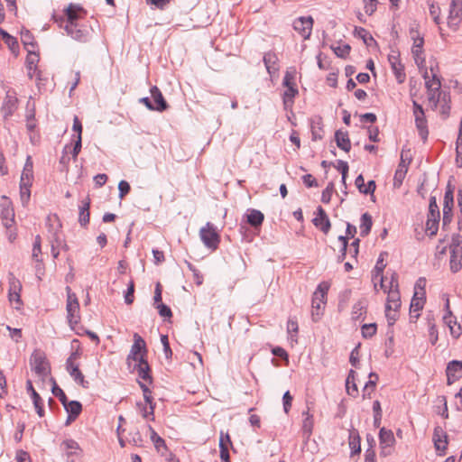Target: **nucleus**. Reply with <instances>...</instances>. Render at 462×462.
Returning <instances> with one entry per match:
<instances>
[{
  "label": "nucleus",
  "instance_id": "1",
  "mask_svg": "<svg viewBox=\"0 0 462 462\" xmlns=\"http://www.w3.org/2000/svg\"><path fill=\"white\" fill-rule=\"evenodd\" d=\"M328 289V283L323 282L318 285L316 291L313 293L311 301V316L313 321L315 322H317L322 315V310L324 309L327 302V293Z\"/></svg>",
  "mask_w": 462,
  "mask_h": 462
},
{
  "label": "nucleus",
  "instance_id": "2",
  "mask_svg": "<svg viewBox=\"0 0 462 462\" xmlns=\"http://www.w3.org/2000/svg\"><path fill=\"white\" fill-rule=\"evenodd\" d=\"M33 181V163L28 156L22 171L20 180V197L23 201H28L31 197V186Z\"/></svg>",
  "mask_w": 462,
  "mask_h": 462
},
{
  "label": "nucleus",
  "instance_id": "3",
  "mask_svg": "<svg viewBox=\"0 0 462 462\" xmlns=\"http://www.w3.org/2000/svg\"><path fill=\"white\" fill-rule=\"evenodd\" d=\"M440 81L435 76V89L439 90L438 98L435 100V108H439L440 117L445 120L449 116L450 114V94L447 89L440 88Z\"/></svg>",
  "mask_w": 462,
  "mask_h": 462
},
{
  "label": "nucleus",
  "instance_id": "4",
  "mask_svg": "<svg viewBox=\"0 0 462 462\" xmlns=\"http://www.w3.org/2000/svg\"><path fill=\"white\" fill-rule=\"evenodd\" d=\"M32 370L42 380L50 374V364L46 359L44 353L40 350H34L30 358Z\"/></svg>",
  "mask_w": 462,
  "mask_h": 462
},
{
  "label": "nucleus",
  "instance_id": "5",
  "mask_svg": "<svg viewBox=\"0 0 462 462\" xmlns=\"http://www.w3.org/2000/svg\"><path fill=\"white\" fill-rule=\"evenodd\" d=\"M146 354L147 348L145 341L139 334L134 333V344L126 358L127 365L130 366L132 361L135 363L141 362L142 359H145Z\"/></svg>",
  "mask_w": 462,
  "mask_h": 462
},
{
  "label": "nucleus",
  "instance_id": "6",
  "mask_svg": "<svg viewBox=\"0 0 462 462\" xmlns=\"http://www.w3.org/2000/svg\"><path fill=\"white\" fill-rule=\"evenodd\" d=\"M199 237L206 247L216 250L220 243V236L213 224L208 222L199 230Z\"/></svg>",
  "mask_w": 462,
  "mask_h": 462
},
{
  "label": "nucleus",
  "instance_id": "7",
  "mask_svg": "<svg viewBox=\"0 0 462 462\" xmlns=\"http://www.w3.org/2000/svg\"><path fill=\"white\" fill-rule=\"evenodd\" d=\"M81 13H83V9L79 5L69 4L65 9L66 18L63 16L53 15V20L60 25V27L64 28V25L77 24V21L81 18Z\"/></svg>",
  "mask_w": 462,
  "mask_h": 462
},
{
  "label": "nucleus",
  "instance_id": "8",
  "mask_svg": "<svg viewBox=\"0 0 462 462\" xmlns=\"http://www.w3.org/2000/svg\"><path fill=\"white\" fill-rule=\"evenodd\" d=\"M421 48H422V42L420 41V42L418 43V45L416 44L415 46L412 47V54H413V57H414V60L417 64V66L419 67L424 79H425V86L426 88H428V98L430 101H431L433 99V94L431 93V86H432V81L433 79H430L429 74H428V71L427 69L424 68V62H425V60L423 58L420 57V53H421Z\"/></svg>",
  "mask_w": 462,
  "mask_h": 462
},
{
  "label": "nucleus",
  "instance_id": "9",
  "mask_svg": "<svg viewBox=\"0 0 462 462\" xmlns=\"http://www.w3.org/2000/svg\"><path fill=\"white\" fill-rule=\"evenodd\" d=\"M54 221L56 223V227H53V225H50L49 228V240L51 246V254L54 259L58 258L60 254V245L62 244V236L60 231V225L59 223L58 218L56 216H53L52 217H49L48 221Z\"/></svg>",
  "mask_w": 462,
  "mask_h": 462
},
{
  "label": "nucleus",
  "instance_id": "10",
  "mask_svg": "<svg viewBox=\"0 0 462 462\" xmlns=\"http://www.w3.org/2000/svg\"><path fill=\"white\" fill-rule=\"evenodd\" d=\"M395 438L391 430L383 427L379 430L380 456L388 457L393 453Z\"/></svg>",
  "mask_w": 462,
  "mask_h": 462
},
{
  "label": "nucleus",
  "instance_id": "11",
  "mask_svg": "<svg viewBox=\"0 0 462 462\" xmlns=\"http://www.w3.org/2000/svg\"><path fill=\"white\" fill-rule=\"evenodd\" d=\"M283 85L286 87V90L283 93V104L287 109L292 106L293 98L298 94V89L293 82V77L289 73H286L283 78Z\"/></svg>",
  "mask_w": 462,
  "mask_h": 462
},
{
  "label": "nucleus",
  "instance_id": "12",
  "mask_svg": "<svg viewBox=\"0 0 462 462\" xmlns=\"http://www.w3.org/2000/svg\"><path fill=\"white\" fill-rule=\"evenodd\" d=\"M449 265L453 273L458 272L462 267V246L459 244H452L448 246Z\"/></svg>",
  "mask_w": 462,
  "mask_h": 462
},
{
  "label": "nucleus",
  "instance_id": "13",
  "mask_svg": "<svg viewBox=\"0 0 462 462\" xmlns=\"http://www.w3.org/2000/svg\"><path fill=\"white\" fill-rule=\"evenodd\" d=\"M313 26V19L311 16L299 17L293 22V29L299 32L304 39H309Z\"/></svg>",
  "mask_w": 462,
  "mask_h": 462
},
{
  "label": "nucleus",
  "instance_id": "14",
  "mask_svg": "<svg viewBox=\"0 0 462 462\" xmlns=\"http://www.w3.org/2000/svg\"><path fill=\"white\" fill-rule=\"evenodd\" d=\"M462 16V3L460 0H453L449 9V14L448 17V26L457 29V25L461 22Z\"/></svg>",
  "mask_w": 462,
  "mask_h": 462
},
{
  "label": "nucleus",
  "instance_id": "15",
  "mask_svg": "<svg viewBox=\"0 0 462 462\" xmlns=\"http://www.w3.org/2000/svg\"><path fill=\"white\" fill-rule=\"evenodd\" d=\"M388 60L391 64V68L396 77V79L399 83H402L405 79V73L404 68L399 60V53L395 51H392V52L388 55Z\"/></svg>",
  "mask_w": 462,
  "mask_h": 462
},
{
  "label": "nucleus",
  "instance_id": "16",
  "mask_svg": "<svg viewBox=\"0 0 462 462\" xmlns=\"http://www.w3.org/2000/svg\"><path fill=\"white\" fill-rule=\"evenodd\" d=\"M0 219L3 225L11 229L14 224V209L13 204H0Z\"/></svg>",
  "mask_w": 462,
  "mask_h": 462
},
{
  "label": "nucleus",
  "instance_id": "17",
  "mask_svg": "<svg viewBox=\"0 0 462 462\" xmlns=\"http://www.w3.org/2000/svg\"><path fill=\"white\" fill-rule=\"evenodd\" d=\"M425 303V291L414 292L411 301L410 314L411 319H418L420 310H422Z\"/></svg>",
  "mask_w": 462,
  "mask_h": 462
},
{
  "label": "nucleus",
  "instance_id": "18",
  "mask_svg": "<svg viewBox=\"0 0 462 462\" xmlns=\"http://www.w3.org/2000/svg\"><path fill=\"white\" fill-rule=\"evenodd\" d=\"M433 217V204H429V218L426 222V229L422 226H417L415 228V237L417 240L420 241L424 239V236L427 235L430 237L433 236V231L431 228L433 226L432 219Z\"/></svg>",
  "mask_w": 462,
  "mask_h": 462
},
{
  "label": "nucleus",
  "instance_id": "19",
  "mask_svg": "<svg viewBox=\"0 0 462 462\" xmlns=\"http://www.w3.org/2000/svg\"><path fill=\"white\" fill-rule=\"evenodd\" d=\"M64 30L68 35L76 41L85 42L88 41V32L86 28L79 27V24L64 25Z\"/></svg>",
  "mask_w": 462,
  "mask_h": 462
},
{
  "label": "nucleus",
  "instance_id": "20",
  "mask_svg": "<svg viewBox=\"0 0 462 462\" xmlns=\"http://www.w3.org/2000/svg\"><path fill=\"white\" fill-rule=\"evenodd\" d=\"M313 224L316 227L320 229L324 234H328L330 229V221L326 214L325 210L321 208H318V213L313 218Z\"/></svg>",
  "mask_w": 462,
  "mask_h": 462
},
{
  "label": "nucleus",
  "instance_id": "21",
  "mask_svg": "<svg viewBox=\"0 0 462 462\" xmlns=\"http://www.w3.org/2000/svg\"><path fill=\"white\" fill-rule=\"evenodd\" d=\"M446 372L448 383L451 384L453 382L462 376V361L453 360L449 362Z\"/></svg>",
  "mask_w": 462,
  "mask_h": 462
},
{
  "label": "nucleus",
  "instance_id": "22",
  "mask_svg": "<svg viewBox=\"0 0 462 462\" xmlns=\"http://www.w3.org/2000/svg\"><path fill=\"white\" fill-rule=\"evenodd\" d=\"M445 308H446L447 313L443 317V320L447 324V326L449 328L451 335L455 337H457L461 334V331H460L461 329H460V326H457V328H455V326L457 325V322L455 320H453V316L449 310L448 298H446Z\"/></svg>",
  "mask_w": 462,
  "mask_h": 462
},
{
  "label": "nucleus",
  "instance_id": "23",
  "mask_svg": "<svg viewBox=\"0 0 462 462\" xmlns=\"http://www.w3.org/2000/svg\"><path fill=\"white\" fill-rule=\"evenodd\" d=\"M387 253L386 252H382L377 259V262H376V264L374 266V269L373 271L374 273V276L375 278L377 277H380V281H381V288L384 290V291H386V289H387V286L384 284V279H383V272L386 266V264L384 263V258L385 256H387Z\"/></svg>",
  "mask_w": 462,
  "mask_h": 462
},
{
  "label": "nucleus",
  "instance_id": "24",
  "mask_svg": "<svg viewBox=\"0 0 462 462\" xmlns=\"http://www.w3.org/2000/svg\"><path fill=\"white\" fill-rule=\"evenodd\" d=\"M367 311V300L361 299L352 307L351 318L353 320L364 319Z\"/></svg>",
  "mask_w": 462,
  "mask_h": 462
},
{
  "label": "nucleus",
  "instance_id": "25",
  "mask_svg": "<svg viewBox=\"0 0 462 462\" xmlns=\"http://www.w3.org/2000/svg\"><path fill=\"white\" fill-rule=\"evenodd\" d=\"M151 96L155 103L156 106V111L162 112L168 108V104L165 101L161 90L156 87L153 86L151 88Z\"/></svg>",
  "mask_w": 462,
  "mask_h": 462
},
{
  "label": "nucleus",
  "instance_id": "26",
  "mask_svg": "<svg viewBox=\"0 0 462 462\" xmlns=\"http://www.w3.org/2000/svg\"><path fill=\"white\" fill-rule=\"evenodd\" d=\"M134 370H136L138 375L143 380L152 383V376L150 374V365L146 359H142L141 362L135 363L134 365Z\"/></svg>",
  "mask_w": 462,
  "mask_h": 462
},
{
  "label": "nucleus",
  "instance_id": "27",
  "mask_svg": "<svg viewBox=\"0 0 462 462\" xmlns=\"http://www.w3.org/2000/svg\"><path fill=\"white\" fill-rule=\"evenodd\" d=\"M312 140H321L323 138L324 130L322 118L320 116H315L310 122Z\"/></svg>",
  "mask_w": 462,
  "mask_h": 462
},
{
  "label": "nucleus",
  "instance_id": "28",
  "mask_svg": "<svg viewBox=\"0 0 462 462\" xmlns=\"http://www.w3.org/2000/svg\"><path fill=\"white\" fill-rule=\"evenodd\" d=\"M9 283V300L11 302L15 301L16 303L21 305L20 291L22 289V285L20 282L13 276L12 278H10Z\"/></svg>",
  "mask_w": 462,
  "mask_h": 462
},
{
  "label": "nucleus",
  "instance_id": "29",
  "mask_svg": "<svg viewBox=\"0 0 462 462\" xmlns=\"http://www.w3.org/2000/svg\"><path fill=\"white\" fill-rule=\"evenodd\" d=\"M246 221L249 225L254 227H257L262 225L264 216L257 209H248L245 213Z\"/></svg>",
  "mask_w": 462,
  "mask_h": 462
},
{
  "label": "nucleus",
  "instance_id": "30",
  "mask_svg": "<svg viewBox=\"0 0 462 462\" xmlns=\"http://www.w3.org/2000/svg\"><path fill=\"white\" fill-rule=\"evenodd\" d=\"M277 61L278 58L274 52L269 51L264 54L263 62L270 75H273L278 71L279 68L277 65Z\"/></svg>",
  "mask_w": 462,
  "mask_h": 462
},
{
  "label": "nucleus",
  "instance_id": "31",
  "mask_svg": "<svg viewBox=\"0 0 462 462\" xmlns=\"http://www.w3.org/2000/svg\"><path fill=\"white\" fill-rule=\"evenodd\" d=\"M336 143L338 148L345 152H349L351 149V143L347 132L337 130L335 134Z\"/></svg>",
  "mask_w": 462,
  "mask_h": 462
},
{
  "label": "nucleus",
  "instance_id": "32",
  "mask_svg": "<svg viewBox=\"0 0 462 462\" xmlns=\"http://www.w3.org/2000/svg\"><path fill=\"white\" fill-rule=\"evenodd\" d=\"M139 385L143 393V398L146 404L149 405V413L152 415V420H154V409L155 403L153 402V398L152 396V392L147 387V385L142 382H139Z\"/></svg>",
  "mask_w": 462,
  "mask_h": 462
},
{
  "label": "nucleus",
  "instance_id": "33",
  "mask_svg": "<svg viewBox=\"0 0 462 462\" xmlns=\"http://www.w3.org/2000/svg\"><path fill=\"white\" fill-rule=\"evenodd\" d=\"M400 306L401 300L398 290H388L387 303L385 308L387 310H393V311H396Z\"/></svg>",
  "mask_w": 462,
  "mask_h": 462
},
{
  "label": "nucleus",
  "instance_id": "34",
  "mask_svg": "<svg viewBox=\"0 0 462 462\" xmlns=\"http://www.w3.org/2000/svg\"><path fill=\"white\" fill-rule=\"evenodd\" d=\"M62 405L64 406L68 414H70L71 419H76L82 411V405L78 401L67 400V402H63Z\"/></svg>",
  "mask_w": 462,
  "mask_h": 462
},
{
  "label": "nucleus",
  "instance_id": "35",
  "mask_svg": "<svg viewBox=\"0 0 462 462\" xmlns=\"http://www.w3.org/2000/svg\"><path fill=\"white\" fill-rule=\"evenodd\" d=\"M302 416L305 417L302 421V431H303L304 436L309 438L311 435L312 430H313V425H314L313 415L310 414L309 409H307V411H304L302 412Z\"/></svg>",
  "mask_w": 462,
  "mask_h": 462
},
{
  "label": "nucleus",
  "instance_id": "36",
  "mask_svg": "<svg viewBox=\"0 0 462 462\" xmlns=\"http://www.w3.org/2000/svg\"><path fill=\"white\" fill-rule=\"evenodd\" d=\"M17 99L15 97L7 94L5 97L2 110L5 114V116H12L14 111L16 109Z\"/></svg>",
  "mask_w": 462,
  "mask_h": 462
},
{
  "label": "nucleus",
  "instance_id": "37",
  "mask_svg": "<svg viewBox=\"0 0 462 462\" xmlns=\"http://www.w3.org/2000/svg\"><path fill=\"white\" fill-rule=\"evenodd\" d=\"M68 319L70 325L78 324L79 321V303H69L66 306Z\"/></svg>",
  "mask_w": 462,
  "mask_h": 462
},
{
  "label": "nucleus",
  "instance_id": "38",
  "mask_svg": "<svg viewBox=\"0 0 462 462\" xmlns=\"http://www.w3.org/2000/svg\"><path fill=\"white\" fill-rule=\"evenodd\" d=\"M372 225V217L368 213H364L361 217V223L359 226L360 236L363 237L366 236L371 231Z\"/></svg>",
  "mask_w": 462,
  "mask_h": 462
},
{
  "label": "nucleus",
  "instance_id": "39",
  "mask_svg": "<svg viewBox=\"0 0 462 462\" xmlns=\"http://www.w3.org/2000/svg\"><path fill=\"white\" fill-rule=\"evenodd\" d=\"M354 34L355 36L362 39L364 43L367 46H371L372 43H375V41L370 32L363 27H356Z\"/></svg>",
  "mask_w": 462,
  "mask_h": 462
},
{
  "label": "nucleus",
  "instance_id": "40",
  "mask_svg": "<svg viewBox=\"0 0 462 462\" xmlns=\"http://www.w3.org/2000/svg\"><path fill=\"white\" fill-rule=\"evenodd\" d=\"M355 374L356 372L354 370H350L348 376L346 381V392L349 395L356 397L358 393L357 386L355 382Z\"/></svg>",
  "mask_w": 462,
  "mask_h": 462
},
{
  "label": "nucleus",
  "instance_id": "41",
  "mask_svg": "<svg viewBox=\"0 0 462 462\" xmlns=\"http://www.w3.org/2000/svg\"><path fill=\"white\" fill-rule=\"evenodd\" d=\"M148 430L150 432L151 440L153 443L155 448L158 451H160L162 448H166L164 439L156 433V431L151 425L148 426Z\"/></svg>",
  "mask_w": 462,
  "mask_h": 462
},
{
  "label": "nucleus",
  "instance_id": "42",
  "mask_svg": "<svg viewBox=\"0 0 462 462\" xmlns=\"http://www.w3.org/2000/svg\"><path fill=\"white\" fill-rule=\"evenodd\" d=\"M407 171H408V169L404 168L403 165H398V167L395 171V173H394V177H393V186L395 188L401 187L403 180L406 177Z\"/></svg>",
  "mask_w": 462,
  "mask_h": 462
},
{
  "label": "nucleus",
  "instance_id": "43",
  "mask_svg": "<svg viewBox=\"0 0 462 462\" xmlns=\"http://www.w3.org/2000/svg\"><path fill=\"white\" fill-rule=\"evenodd\" d=\"M22 42L26 49H35L34 38L30 31L24 30L21 32Z\"/></svg>",
  "mask_w": 462,
  "mask_h": 462
},
{
  "label": "nucleus",
  "instance_id": "44",
  "mask_svg": "<svg viewBox=\"0 0 462 462\" xmlns=\"http://www.w3.org/2000/svg\"><path fill=\"white\" fill-rule=\"evenodd\" d=\"M349 446L352 449V455L360 453V438L357 432H351L349 436Z\"/></svg>",
  "mask_w": 462,
  "mask_h": 462
},
{
  "label": "nucleus",
  "instance_id": "45",
  "mask_svg": "<svg viewBox=\"0 0 462 462\" xmlns=\"http://www.w3.org/2000/svg\"><path fill=\"white\" fill-rule=\"evenodd\" d=\"M69 374L77 383L80 384L84 388L88 387V383L85 381L84 375L79 369V366L77 368H72V370L69 371Z\"/></svg>",
  "mask_w": 462,
  "mask_h": 462
},
{
  "label": "nucleus",
  "instance_id": "46",
  "mask_svg": "<svg viewBox=\"0 0 462 462\" xmlns=\"http://www.w3.org/2000/svg\"><path fill=\"white\" fill-rule=\"evenodd\" d=\"M447 435H444V439H440L438 430L435 429V449L440 452V455H443L445 450L447 449L448 440Z\"/></svg>",
  "mask_w": 462,
  "mask_h": 462
},
{
  "label": "nucleus",
  "instance_id": "47",
  "mask_svg": "<svg viewBox=\"0 0 462 462\" xmlns=\"http://www.w3.org/2000/svg\"><path fill=\"white\" fill-rule=\"evenodd\" d=\"M26 57V64L29 70H32L39 61V55L35 52V49H28Z\"/></svg>",
  "mask_w": 462,
  "mask_h": 462
},
{
  "label": "nucleus",
  "instance_id": "48",
  "mask_svg": "<svg viewBox=\"0 0 462 462\" xmlns=\"http://www.w3.org/2000/svg\"><path fill=\"white\" fill-rule=\"evenodd\" d=\"M415 124H416V127H417V129L419 131L420 136L421 137L423 142H425L427 140V138H428V135H429V131H428V128H427V121L420 119V118H417L415 120Z\"/></svg>",
  "mask_w": 462,
  "mask_h": 462
},
{
  "label": "nucleus",
  "instance_id": "49",
  "mask_svg": "<svg viewBox=\"0 0 462 462\" xmlns=\"http://www.w3.org/2000/svg\"><path fill=\"white\" fill-rule=\"evenodd\" d=\"M0 33L3 37V40L7 44V46L10 48L12 51H14L15 49L18 48V42L17 40L11 36L9 33H7L5 31L0 29Z\"/></svg>",
  "mask_w": 462,
  "mask_h": 462
},
{
  "label": "nucleus",
  "instance_id": "50",
  "mask_svg": "<svg viewBox=\"0 0 462 462\" xmlns=\"http://www.w3.org/2000/svg\"><path fill=\"white\" fill-rule=\"evenodd\" d=\"M89 205L84 204L83 207L80 208L79 221L82 226H85L89 222Z\"/></svg>",
  "mask_w": 462,
  "mask_h": 462
},
{
  "label": "nucleus",
  "instance_id": "51",
  "mask_svg": "<svg viewBox=\"0 0 462 462\" xmlns=\"http://www.w3.org/2000/svg\"><path fill=\"white\" fill-rule=\"evenodd\" d=\"M362 336L365 338L372 337L377 330V327L375 323L364 324L361 328Z\"/></svg>",
  "mask_w": 462,
  "mask_h": 462
},
{
  "label": "nucleus",
  "instance_id": "52",
  "mask_svg": "<svg viewBox=\"0 0 462 462\" xmlns=\"http://www.w3.org/2000/svg\"><path fill=\"white\" fill-rule=\"evenodd\" d=\"M32 399L33 405H34L37 414L40 417H43L44 411H43L42 400L41 396L39 395V393L37 392H33V395L32 396Z\"/></svg>",
  "mask_w": 462,
  "mask_h": 462
},
{
  "label": "nucleus",
  "instance_id": "53",
  "mask_svg": "<svg viewBox=\"0 0 462 462\" xmlns=\"http://www.w3.org/2000/svg\"><path fill=\"white\" fill-rule=\"evenodd\" d=\"M412 160L411 151L410 149L403 148L401 152V161L399 165H403L404 168L409 167Z\"/></svg>",
  "mask_w": 462,
  "mask_h": 462
},
{
  "label": "nucleus",
  "instance_id": "54",
  "mask_svg": "<svg viewBox=\"0 0 462 462\" xmlns=\"http://www.w3.org/2000/svg\"><path fill=\"white\" fill-rule=\"evenodd\" d=\"M378 380V375L375 373L369 374V381L365 383L363 390V397L365 398L366 391L371 388V391H374L376 382Z\"/></svg>",
  "mask_w": 462,
  "mask_h": 462
},
{
  "label": "nucleus",
  "instance_id": "55",
  "mask_svg": "<svg viewBox=\"0 0 462 462\" xmlns=\"http://www.w3.org/2000/svg\"><path fill=\"white\" fill-rule=\"evenodd\" d=\"M134 281L131 280L128 284L127 291L125 294V301L126 304L129 305L134 302Z\"/></svg>",
  "mask_w": 462,
  "mask_h": 462
},
{
  "label": "nucleus",
  "instance_id": "56",
  "mask_svg": "<svg viewBox=\"0 0 462 462\" xmlns=\"http://www.w3.org/2000/svg\"><path fill=\"white\" fill-rule=\"evenodd\" d=\"M333 51L337 57L346 58L350 51V46L348 44L337 46L333 48Z\"/></svg>",
  "mask_w": 462,
  "mask_h": 462
},
{
  "label": "nucleus",
  "instance_id": "57",
  "mask_svg": "<svg viewBox=\"0 0 462 462\" xmlns=\"http://www.w3.org/2000/svg\"><path fill=\"white\" fill-rule=\"evenodd\" d=\"M52 393L59 398L61 403L66 402L68 398L62 389H60L57 384L56 382L53 380V386L51 389Z\"/></svg>",
  "mask_w": 462,
  "mask_h": 462
},
{
  "label": "nucleus",
  "instance_id": "58",
  "mask_svg": "<svg viewBox=\"0 0 462 462\" xmlns=\"http://www.w3.org/2000/svg\"><path fill=\"white\" fill-rule=\"evenodd\" d=\"M41 237L40 236H37L35 237V241H34V244H33V248H32V259L36 262H40L41 259L39 258V254H41Z\"/></svg>",
  "mask_w": 462,
  "mask_h": 462
},
{
  "label": "nucleus",
  "instance_id": "59",
  "mask_svg": "<svg viewBox=\"0 0 462 462\" xmlns=\"http://www.w3.org/2000/svg\"><path fill=\"white\" fill-rule=\"evenodd\" d=\"M161 342H162V346H163V352H164L165 357L167 359L171 358V356H172V351H171V349L170 347L168 336L162 335L161 337Z\"/></svg>",
  "mask_w": 462,
  "mask_h": 462
},
{
  "label": "nucleus",
  "instance_id": "60",
  "mask_svg": "<svg viewBox=\"0 0 462 462\" xmlns=\"http://www.w3.org/2000/svg\"><path fill=\"white\" fill-rule=\"evenodd\" d=\"M156 309L158 310L160 316L163 318H171L172 316L171 309L162 302L156 305Z\"/></svg>",
  "mask_w": 462,
  "mask_h": 462
},
{
  "label": "nucleus",
  "instance_id": "61",
  "mask_svg": "<svg viewBox=\"0 0 462 462\" xmlns=\"http://www.w3.org/2000/svg\"><path fill=\"white\" fill-rule=\"evenodd\" d=\"M130 184L126 180H121L118 184L119 199H123L124 197L130 191Z\"/></svg>",
  "mask_w": 462,
  "mask_h": 462
},
{
  "label": "nucleus",
  "instance_id": "62",
  "mask_svg": "<svg viewBox=\"0 0 462 462\" xmlns=\"http://www.w3.org/2000/svg\"><path fill=\"white\" fill-rule=\"evenodd\" d=\"M82 450L66 451L67 462H80Z\"/></svg>",
  "mask_w": 462,
  "mask_h": 462
},
{
  "label": "nucleus",
  "instance_id": "63",
  "mask_svg": "<svg viewBox=\"0 0 462 462\" xmlns=\"http://www.w3.org/2000/svg\"><path fill=\"white\" fill-rule=\"evenodd\" d=\"M62 445L65 447L66 451H79L81 450L77 441L73 439H66Z\"/></svg>",
  "mask_w": 462,
  "mask_h": 462
},
{
  "label": "nucleus",
  "instance_id": "64",
  "mask_svg": "<svg viewBox=\"0 0 462 462\" xmlns=\"http://www.w3.org/2000/svg\"><path fill=\"white\" fill-rule=\"evenodd\" d=\"M283 402V410L285 413H289L291 408V402H292V396L291 395L290 392L287 391L282 397Z\"/></svg>",
  "mask_w": 462,
  "mask_h": 462
}]
</instances>
